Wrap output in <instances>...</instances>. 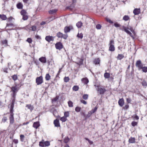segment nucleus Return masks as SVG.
Returning a JSON list of instances; mask_svg holds the SVG:
<instances>
[{
    "label": "nucleus",
    "mask_w": 147,
    "mask_h": 147,
    "mask_svg": "<svg viewBox=\"0 0 147 147\" xmlns=\"http://www.w3.org/2000/svg\"><path fill=\"white\" fill-rule=\"evenodd\" d=\"M15 100L13 99L12 102L11 104H10L8 106L9 107H10V114L9 117V119L10 121V124H12L14 122V115L13 108L14 107V104L15 103Z\"/></svg>",
    "instance_id": "1"
},
{
    "label": "nucleus",
    "mask_w": 147,
    "mask_h": 147,
    "mask_svg": "<svg viewBox=\"0 0 147 147\" xmlns=\"http://www.w3.org/2000/svg\"><path fill=\"white\" fill-rule=\"evenodd\" d=\"M120 29L124 31L127 34H129L130 36H131L133 38H134V37L132 36L131 33L128 30H129L131 31H132V28L131 27H128L127 28L124 26H123L122 28H120Z\"/></svg>",
    "instance_id": "2"
},
{
    "label": "nucleus",
    "mask_w": 147,
    "mask_h": 147,
    "mask_svg": "<svg viewBox=\"0 0 147 147\" xmlns=\"http://www.w3.org/2000/svg\"><path fill=\"white\" fill-rule=\"evenodd\" d=\"M18 84H16L11 88V89L13 93V97L14 98L16 93L20 89Z\"/></svg>",
    "instance_id": "3"
},
{
    "label": "nucleus",
    "mask_w": 147,
    "mask_h": 147,
    "mask_svg": "<svg viewBox=\"0 0 147 147\" xmlns=\"http://www.w3.org/2000/svg\"><path fill=\"white\" fill-rule=\"evenodd\" d=\"M96 90L100 94H103L106 91L105 89L104 88H101L99 86H96L94 85Z\"/></svg>",
    "instance_id": "4"
},
{
    "label": "nucleus",
    "mask_w": 147,
    "mask_h": 147,
    "mask_svg": "<svg viewBox=\"0 0 147 147\" xmlns=\"http://www.w3.org/2000/svg\"><path fill=\"white\" fill-rule=\"evenodd\" d=\"M114 41L113 40H111L110 41L109 45V51L111 52L114 51L115 50V47L114 45Z\"/></svg>",
    "instance_id": "5"
},
{
    "label": "nucleus",
    "mask_w": 147,
    "mask_h": 147,
    "mask_svg": "<svg viewBox=\"0 0 147 147\" xmlns=\"http://www.w3.org/2000/svg\"><path fill=\"white\" fill-rule=\"evenodd\" d=\"M37 85L41 84L43 82V78L42 76L37 77L36 80Z\"/></svg>",
    "instance_id": "6"
},
{
    "label": "nucleus",
    "mask_w": 147,
    "mask_h": 147,
    "mask_svg": "<svg viewBox=\"0 0 147 147\" xmlns=\"http://www.w3.org/2000/svg\"><path fill=\"white\" fill-rule=\"evenodd\" d=\"M136 66L138 68L139 70H140L142 68L143 65L141 63V61L140 60H138L136 61Z\"/></svg>",
    "instance_id": "7"
},
{
    "label": "nucleus",
    "mask_w": 147,
    "mask_h": 147,
    "mask_svg": "<svg viewBox=\"0 0 147 147\" xmlns=\"http://www.w3.org/2000/svg\"><path fill=\"white\" fill-rule=\"evenodd\" d=\"M55 46L56 49L60 50L63 48L62 44L61 42H58L56 44Z\"/></svg>",
    "instance_id": "8"
},
{
    "label": "nucleus",
    "mask_w": 147,
    "mask_h": 147,
    "mask_svg": "<svg viewBox=\"0 0 147 147\" xmlns=\"http://www.w3.org/2000/svg\"><path fill=\"white\" fill-rule=\"evenodd\" d=\"M73 29V27L72 26H70L68 27L66 26L65 27L64 31L65 33H67L68 32H69L71 30Z\"/></svg>",
    "instance_id": "9"
},
{
    "label": "nucleus",
    "mask_w": 147,
    "mask_h": 147,
    "mask_svg": "<svg viewBox=\"0 0 147 147\" xmlns=\"http://www.w3.org/2000/svg\"><path fill=\"white\" fill-rule=\"evenodd\" d=\"M45 39L47 41L50 42L51 41H53L54 39V38L52 36H47L45 38Z\"/></svg>",
    "instance_id": "10"
},
{
    "label": "nucleus",
    "mask_w": 147,
    "mask_h": 147,
    "mask_svg": "<svg viewBox=\"0 0 147 147\" xmlns=\"http://www.w3.org/2000/svg\"><path fill=\"white\" fill-rule=\"evenodd\" d=\"M54 124L55 125V126L56 127H58L60 126V124L59 123V120L57 119L55 120L54 121Z\"/></svg>",
    "instance_id": "11"
},
{
    "label": "nucleus",
    "mask_w": 147,
    "mask_h": 147,
    "mask_svg": "<svg viewBox=\"0 0 147 147\" xmlns=\"http://www.w3.org/2000/svg\"><path fill=\"white\" fill-rule=\"evenodd\" d=\"M140 9H135L133 11V13L135 15H138L140 13Z\"/></svg>",
    "instance_id": "12"
},
{
    "label": "nucleus",
    "mask_w": 147,
    "mask_h": 147,
    "mask_svg": "<svg viewBox=\"0 0 147 147\" xmlns=\"http://www.w3.org/2000/svg\"><path fill=\"white\" fill-rule=\"evenodd\" d=\"M119 105L121 107H122L124 105V102L123 98L120 99L118 101Z\"/></svg>",
    "instance_id": "13"
},
{
    "label": "nucleus",
    "mask_w": 147,
    "mask_h": 147,
    "mask_svg": "<svg viewBox=\"0 0 147 147\" xmlns=\"http://www.w3.org/2000/svg\"><path fill=\"white\" fill-rule=\"evenodd\" d=\"M39 60L43 63H45L46 62V59L45 57H42L40 58Z\"/></svg>",
    "instance_id": "14"
},
{
    "label": "nucleus",
    "mask_w": 147,
    "mask_h": 147,
    "mask_svg": "<svg viewBox=\"0 0 147 147\" xmlns=\"http://www.w3.org/2000/svg\"><path fill=\"white\" fill-rule=\"evenodd\" d=\"M40 125L39 122H34L33 125V126L36 129L38 128Z\"/></svg>",
    "instance_id": "15"
},
{
    "label": "nucleus",
    "mask_w": 147,
    "mask_h": 147,
    "mask_svg": "<svg viewBox=\"0 0 147 147\" xmlns=\"http://www.w3.org/2000/svg\"><path fill=\"white\" fill-rule=\"evenodd\" d=\"M81 80L82 82L85 84H87L89 82V80L88 79L86 78H82Z\"/></svg>",
    "instance_id": "16"
},
{
    "label": "nucleus",
    "mask_w": 147,
    "mask_h": 147,
    "mask_svg": "<svg viewBox=\"0 0 147 147\" xmlns=\"http://www.w3.org/2000/svg\"><path fill=\"white\" fill-rule=\"evenodd\" d=\"M16 6L18 9H22L23 7V5L22 3L20 2L17 4Z\"/></svg>",
    "instance_id": "17"
},
{
    "label": "nucleus",
    "mask_w": 147,
    "mask_h": 147,
    "mask_svg": "<svg viewBox=\"0 0 147 147\" xmlns=\"http://www.w3.org/2000/svg\"><path fill=\"white\" fill-rule=\"evenodd\" d=\"M26 107H27L28 109H29L31 112L34 109L33 106L31 105H26Z\"/></svg>",
    "instance_id": "18"
},
{
    "label": "nucleus",
    "mask_w": 147,
    "mask_h": 147,
    "mask_svg": "<svg viewBox=\"0 0 147 147\" xmlns=\"http://www.w3.org/2000/svg\"><path fill=\"white\" fill-rule=\"evenodd\" d=\"M57 9H54L50 10L49 11V13L51 14H54L57 12Z\"/></svg>",
    "instance_id": "19"
},
{
    "label": "nucleus",
    "mask_w": 147,
    "mask_h": 147,
    "mask_svg": "<svg viewBox=\"0 0 147 147\" xmlns=\"http://www.w3.org/2000/svg\"><path fill=\"white\" fill-rule=\"evenodd\" d=\"M100 60L99 58H95L94 61V63L95 65L100 64Z\"/></svg>",
    "instance_id": "20"
},
{
    "label": "nucleus",
    "mask_w": 147,
    "mask_h": 147,
    "mask_svg": "<svg viewBox=\"0 0 147 147\" xmlns=\"http://www.w3.org/2000/svg\"><path fill=\"white\" fill-rule=\"evenodd\" d=\"M129 143H134L135 142V139L134 138L131 137L129 139Z\"/></svg>",
    "instance_id": "21"
},
{
    "label": "nucleus",
    "mask_w": 147,
    "mask_h": 147,
    "mask_svg": "<svg viewBox=\"0 0 147 147\" xmlns=\"http://www.w3.org/2000/svg\"><path fill=\"white\" fill-rule=\"evenodd\" d=\"M124 57V55L122 54H119L117 57V59L121 60Z\"/></svg>",
    "instance_id": "22"
},
{
    "label": "nucleus",
    "mask_w": 147,
    "mask_h": 147,
    "mask_svg": "<svg viewBox=\"0 0 147 147\" xmlns=\"http://www.w3.org/2000/svg\"><path fill=\"white\" fill-rule=\"evenodd\" d=\"M0 18L2 20H5L7 19V17L5 15L2 14H0Z\"/></svg>",
    "instance_id": "23"
},
{
    "label": "nucleus",
    "mask_w": 147,
    "mask_h": 147,
    "mask_svg": "<svg viewBox=\"0 0 147 147\" xmlns=\"http://www.w3.org/2000/svg\"><path fill=\"white\" fill-rule=\"evenodd\" d=\"M82 25V23L80 21L78 22L76 24V26L78 28H81Z\"/></svg>",
    "instance_id": "24"
},
{
    "label": "nucleus",
    "mask_w": 147,
    "mask_h": 147,
    "mask_svg": "<svg viewBox=\"0 0 147 147\" xmlns=\"http://www.w3.org/2000/svg\"><path fill=\"white\" fill-rule=\"evenodd\" d=\"M45 79L47 81L49 80L50 79L51 76L49 74H46L45 77Z\"/></svg>",
    "instance_id": "25"
},
{
    "label": "nucleus",
    "mask_w": 147,
    "mask_h": 147,
    "mask_svg": "<svg viewBox=\"0 0 147 147\" xmlns=\"http://www.w3.org/2000/svg\"><path fill=\"white\" fill-rule=\"evenodd\" d=\"M57 36L59 38H62V36H63V34L59 32L57 33Z\"/></svg>",
    "instance_id": "26"
},
{
    "label": "nucleus",
    "mask_w": 147,
    "mask_h": 147,
    "mask_svg": "<svg viewBox=\"0 0 147 147\" xmlns=\"http://www.w3.org/2000/svg\"><path fill=\"white\" fill-rule=\"evenodd\" d=\"M20 13L21 15L22 16H24L25 15H26V11L24 9H22V10L20 12Z\"/></svg>",
    "instance_id": "27"
},
{
    "label": "nucleus",
    "mask_w": 147,
    "mask_h": 147,
    "mask_svg": "<svg viewBox=\"0 0 147 147\" xmlns=\"http://www.w3.org/2000/svg\"><path fill=\"white\" fill-rule=\"evenodd\" d=\"M104 76L105 78H108L110 77V74L109 73L106 72L105 73Z\"/></svg>",
    "instance_id": "28"
},
{
    "label": "nucleus",
    "mask_w": 147,
    "mask_h": 147,
    "mask_svg": "<svg viewBox=\"0 0 147 147\" xmlns=\"http://www.w3.org/2000/svg\"><path fill=\"white\" fill-rule=\"evenodd\" d=\"M60 120L62 122H65L67 120V119L65 117L63 116L61 118Z\"/></svg>",
    "instance_id": "29"
},
{
    "label": "nucleus",
    "mask_w": 147,
    "mask_h": 147,
    "mask_svg": "<svg viewBox=\"0 0 147 147\" xmlns=\"http://www.w3.org/2000/svg\"><path fill=\"white\" fill-rule=\"evenodd\" d=\"M79 89V87L78 86H74L73 88V90L75 91H78Z\"/></svg>",
    "instance_id": "30"
},
{
    "label": "nucleus",
    "mask_w": 147,
    "mask_h": 147,
    "mask_svg": "<svg viewBox=\"0 0 147 147\" xmlns=\"http://www.w3.org/2000/svg\"><path fill=\"white\" fill-rule=\"evenodd\" d=\"M129 18V17L127 15H125L123 17V20L125 21H127Z\"/></svg>",
    "instance_id": "31"
},
{
    "label": "nucleus",
    "mask_w": 147,
    "mask_h": 147,
    "mask_svg": "<svg viewBox=\"0 0 147 147\" xmlns=\"http://www.w3.org/2000/svg\"><path fill=\"white\" fill-rule=\"evenodd\" d=\"M69 140V138L68 137H66L64 139V142L65 143H67L68 142Z\"/></svg>",
    "instance_id": "32"
},
{
    "label": "nucleus",
    "mask_w": 147,
    "mask_h": 147,
    "mask_svg": "<svg viewBox=\"0 0 147 147\" xmlns=\"http://www.w3.org/2000/svg\"><path fill=\"white\" fill-rule=\"evenodd\" d=\"M68 106L69 107H72L73 106V103L70 100L69 101H68Z\"/></svg>",
    "instance_id": "33"
},
{
    "label": "nucleus",
    "mask_w": 147,
    "mask_h": 147,
    "mask_svg": "<svg viewBox=\"0 0 147 147\" xmlns=\"http://www.w3.org/2000/svg\"><path fill=\"white\" fill-rule=\"evenodd\" d=\"M141 69H142V70L143 72L146 73L147 72V67H143V66L142 67V68Z\"/></svg>",
    "instance_id": "34"
},
{
    "label": "nucleus",
    "mask_w": 147,
    "mask_h": 147,
    "mask_svg": "<svg viewBox=\"0 0 147 147\" xmlns=\"http://www.w3.org/2000/svg\"><path fill=\"white\" fill-rule=\"evenodd\" d=\"M44 146H48L50 145V142L48 141L44 142Z\"/></svg>",
    "instance_id": "35"
},
{
    "label": "nucleus",
    "mask_w": 147,
    "mask_h": 147,
    "mask_svg": "<svg viewBox=\"0 0 147 147\" xmlns=\"http://www.w3.org/2000/svg\"><path fill=\"white\" fill-rule=\"evenodd\" d=\"M69 116V113L68 111L65 112L64 113V116L66 117H68Z\"/></svg>",
    "instance_id": "36"
},
{
    "label": "nucleus",
    "mask_w": 147,
    "mask_h": 147,
    "mask_svg": "<svg viewBox=\"0 0 147 147\" xmlns=\"http://www.w3.org/2000/svg\"><path fill=\"white\" fill-rule=\"evenodd\" d=\"M77 36L79 38H80V39H82L83 37V34L81 33L80 34H79V33H78Z\"/></svg>",
    "instance_id": "37"
},
{
    "label": "nucleus",
    "mask_w": 147,
    "mask_h": 147,
    "mask_svg": "<svg viewBox=\"0 0 147 147\" xmlns=\"http://www.w3.org/2000/svg\"><path fill=\"white\" fill-rule=\"evenodd\" d=\"M81 110V108L80 107H76L75 109V111L77 112H80Z\"/></svg>",
    "instance_id": "38"
},
{
    "label": "nucleus",
    "mask_w": 147,
    "mask_h": 147,
    "mask_svg": "<svg viewBox=\"0 0 147 147\" xmlns=\"http://www.w3.org/2000/svg\"><path fill=\"white\" fill-rule=\"evenodd\" d=\"M131 117L134 119H136L137 120H138L139 119L138 116L137 115L132 116Z\"/></svg>",
    "instance_id": "39"
},
{
    "label": "nucleus",
    "mask_w": 147,
    "mask_h": 147,
    "mask_svg": "<svg viewBox=\"0 0 147 147\" xmlns=\"http://www.w3.org/2000/svg\"><path fill=\"white\" fill-rule=\"evenodd\" d=\"M69 79L68 77H65L64 78V81L65 82H67L69 80Z\"/></svg>",
    "instance_id": "40"
},
{
    "label": "nucleus",
    "mask_w": 147,
    "mask_h": 147,
    "mask_svg": "<svg viewBox=\"0 0 147 147\" xmlns=\"http://www.w3.org/2000/svg\"><path fill=\"white\" fill-rule=\"evenodd\" d=\"M83 63V60L82 59H80L78 63L79 65H82Z\"/></svg>",
    "instance_id": "41"
},
{
    "label": "nucleus",
    "mask_w": 147,
    "mask_h": 147,
    "mask_svg": "<svg viewBox=\"0 0 147 147\" xmlns=\"http://www.w3.org/2000/svg\"><path fill=\"white\" fill-rule=\"evenodd\" d=\"M12 78L14 81H15L17 79V76L16 75H14L12 76Z\"/></svg>",
    "instance_id": "42"
},
{
    "label": "nucleus",
    "mask_w": 147,
    "mask_h": 147,
    "mask_svg": "<svg viewBox=\"0 0 147 147\" xmlns=\"http://www.w3.org/2000/svg\"><path fill=\"white\" fill-rule=\"evenodd\" d=\"M2 43L3 45H7V40H5L2 41Z\"/></svg>",
    "instance_id": "43"
},
{
    "label": "nucleus",
    "mask_w": 147,
    "mask_h": 147,
    "mask_svg": "<svg viewBox=\"0 0 147 147\" xmlns=\"http://www.w3.org/2000/svg\"><path fill=\"white\" fill-rule=\"evenodd\" d=\"M142 86L144 87H146L147 85V83L145 81H143L142 83Z\"/></svg>",
    "instance_id": "44"
},
{
    "label": "nucleus",
    "mask_w": 147,
    "mask_h": 147,
    "mask_svg": "<svg viewBox=\"0 0 147 147\" xmlns=\"http://www.w3.org/2000/svg\"><path fill=\"white\" fill-rule=\"evenodd\" d=\"M88 95L87 94H84L83 96V98L84 100H87L88 98Z\"/></svg>",
    "instance_id": "45"
},
{
    "label": "nucleus",
    "mask_w": 147,
    "mask_h": 147,
    "mask_svg": "<svg viewBox=\"0 0 147 147\" xmlns=\"http://www.w3.org/2000/svg\"><path fill=\"white\" fill-rule=\"evenodd\" d=\"M92 114V112L90 111L88 112V114H87L86 117V118H88L89 117H90Z\"/></svg>",
    "instance_id": "46"
},
{
    "label": "nucleus",
    "mask_w": 147,
    "mask_h": 147,
    "mask_svg": "<svg viewBox=\"0 0 147 147\" xmlns=\"http://www.w3.org/2000/svg\"><path fill=\"white\" fill-rule=\"evenodd\" d=\"M101 27L100 24H97L96 26V28L98 30H99L101 28Z\"/></svg>",
    "instance_id": "47"
},
{
    "label": "nucleus",
    "mask_w": 147,
    "mask_h": 147,
    "mask_svg": "<svg viewBox=\"0 0 147 147\" xmlns=\"http://www.w3.org/2000/svg\"><path fill=\"white\" fill-rule=\"evenodd\" d=\"M22 16V19L24 20H27L28 18V16L27 15L23 16Z\"/></svg>",
    "instance_id": "48"
},
{
    "label": "nucleus",
    "mask_w": 147,
    "mask_h": 147,
    "mask_svg": "<svg viewBox=\"0 0 147 147\" xmlns=\"http://www.w3.org/2000/svg\"><path fill=\"white\" fill-rule=\"evenodd\" d=\"M20 140L22 142H23L24 141V136L23 135H21L20 136Z\"/></svg>",
    "instance_id": "49"
},
{
    "label": "nucleus",
    "mask_w": 147,
    "mask_h": 147,
    "mask_svg": "<svg viewBox=\"0 0 147 147\" xmlns=\"http://www.w3.org/2000/svg\"><path fill=\"white\" fill-rule=\"evenodd\" d=\"M137 122L135 121H133L132 122L131 125L133 126L134 127L136 126L137 125Z\"/></svg>",
    "instance_id": "50"
},
{
    "label": "nucleus",
    "mask_w": 147,
    "mask_h": 147,
    "mask_svg": "<svg viewBox=\"0 0 147 147\" xmlns=\"http://www.w3.org/2000/svg\"><path fill=\"white\" fill-rule=\"evenodd\" d=\"M7 119L6 117H3L2 119V121L3 122H5L7 120Z\"/></svg>",
    "instance_id": "51"
},
{
    "label": "nucleus",
    "mask_w": 147,
    "mask_h": 147,
    "mask_svg": "<svg viewBox=\"0 0 147 147\" xmlns=\"http://www.w3.org/2000/svg\"><path fill=\"white\" fill-rule=\"evenodd\" d=\"M39 145L41 147H44V142H40L39 144Z\"/></svg>",
    "instance_id": "52"
},
{
    "label": "nucleus",
    "mask_w": 147,
    "mask_h": 147,
    "mask_svg": "<svg viewBox=\"0 0 147 147\" xmlns=\"http://www.w3.org/2000/svg\"><path fill=\"white\" fill-rule=\"evenodd\" d=\"M97 108L96 107L94 109H92L90 111L93 113H94L97 110Z\"/></svg>",
    "instance_id": "53"
},
{
    "label": "nucleus",
    "mask_w": 147,
    "mask_h": 147,
    "mask_svg": "<svg viewBox=\"0 0 147 147\" xmlns=\"http://www.w3.org/2000/svg\"><path fill=\"white\" fill-rule=\"evenodd\" d=\"M14 26V24L13 23H9L7 24L6 27H9V26Z\"/></svg>",
    "instance_id": "54"
},
{
    "label": "nucleus",
    "mask_w": 147,
    "mask_h": 147,
    "mask_svg": "<svg viewBox=\"0 0 147 147\" xmlns=\"http://www.w3.org/2000/svg\"><path fill=\"white\" fill-rule=\"evenodd\" d=\"M26 41L30 43H31L32 42V39L30 38H28L26 40Z\"/></svg>",
    "instance_id": "55"
},
{
    "label": "nucleus",
    "mask_w": 147,
    "mask_h": 147,
    "mask_svg": "<svg viewBox=\"0 0 147 147\" xmlns=\"http://www.w3.org/2000/svg\"><path fill=\"white\" fill-rule=\"evenodd\" d=\"M31 28L32 30L34 31L36 30V27L35 26H32Z\"/></svg>",
    "instance_id": "56"
},
{
    "label": "nucleus",
    "mask_w": 147,
    "mask_h": 147,
    "mask_svg": "<svg viewBox=\"0 0 147 147\" xmlns=\"http://www.w3.org/2000/svg\"><path fill=\"white\" fill-rule=\"evenodd\" d=\"M106 21L109 22L110 24H113V22L110 19L107 18L106 19Z\"/></svg>",
    "instance_id": "57"
},
{
    "label": "nucleus",
    "mask_w": 147,
    "mask_h": 147,
    "mask_svg": "<svg viewBox=\"0 0 147 147\" xmlns=\"http://www.w3.org/2000/svg\"><path fill=\"white\" fill-rule=\"evenodd\" d=\"M68 37L67 35V34H63V36H62V38L64 39H66Z\"/></svg>",
    "instance_id": "58"
},
{
    "label": "nucleus",
    "mask_w": 147,
    "mask_h": 147,
    "mask_svg": "<svg viewBox=\"0 0 147 147\" xmlns=\"http://www.w3.org/2000/svg\"><path fill=\"white\" fill-rule=\"evenodd\" d=\"M129 107V106L128 105H125V106L123 107V109L124 110H126Z\"/></svg>",
    "instance_id": "59"
},
{
    "label": "nucleus",
    "mask_w": 147,
    "mask_h": 147,
    "mask_svg": "<svg viewBox=\"0 0 147 147\" xmlns=\"http://www.w3.org/2000/svg\"><path fill=\"white\" fill-rule=\"evenodd\" d=\"M127 102L128 103H130L131 101V100L130 98H128L126 99Z\"/></svg>",
    "instance_id": "60"
},
{
    "label": "nucleus",
    "mask_w": 147,
    "mask_h": 147,
    "mask_svg": "<svg viewBox=\"0 0 147 147\" xmlns=\"http://www.w3.org/2000/svg\"><path fill=\"white\" fill-rule=\"evenodd\" d=\"M120 26V25L118 23H115L114 24V26L116 27H119Z\"/></svg>",
    "instance_id": "61"
},
{
    "label": "nucleus",
    "mask_w": 147,
    "mask_h": 147,
    "mask_svg": "<svg viewBox=\"0 0 147 147\" xmlns=\"http://www.w3.org/2000/svg\"><path fill=\"white\" fill-rule=\"evenodd\" d=\"M81 102L83 103V104H84V105H86V104H87V102L86 101H85V100H81Z\"/></svg>",
    "instance_id": "62"
},
{
    "label": "nucleus",
    "mask_w": 147,
    "mask_h": 147,
    "mask_svg": "<svg viewBox=\"0 0 147 147\" xmlns=\"http://www.w3.org/2000/svg\"><path fill=\"white\" fill-rule=\"evenodd\" d=\"M7 69H8L7 68H4L3 69V71L4 72H5L6 73H7L8 72H7Z\"/></svg>",
    "instance_id": "63"
},
{
    "label": "nucleus",
    "mask_w": 147,
    "mask_h": 147,
    "mask_svg": "<svg viewBox=\"0 0 147 147\" xmlns=\"http://www.w3.org/2000/svg\"><path fill=\"white\" fill-rule=\"evenodd\" d=\"M13 142L15 144H17L18 143V140L17 139H14L13 140Z\"/></svg>",
    "instance_id": "64"
}]
</instances>
